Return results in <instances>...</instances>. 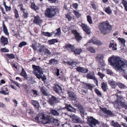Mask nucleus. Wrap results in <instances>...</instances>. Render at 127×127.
<instances>
[{
	"label": "nucleus",
	"mask_w": 127,
	"mask_h": 127,
	"mask_svg": "<svg viewBox=\"0 0 127 127\" xmlns=\"http://www.w3.org/2000/svg\"><path fill=\"white\" fill-rule=\"evenodd\" d=\"M7 57L10 59H13L15 58L14 55L13 54L7 55Z\"/></svg>",
	"instance_id": "6e6d98bb"
},
{
	"label": "nucleus",
	"mask_w": 127,
	"mask_h": 127,
	"mask_svg": "<svg viewBox=\"0 0 127 127\" xmlns=\"http://www.w3.org/2000/svg\"><path fill=\"white\" fill-rule=\"evenodd\" d=\"M14 12L15 14V17L16 19L17 20L19 18V15L18 11L16 9L14 10Z\"/></svg>",
	"instance_id": "c9c22d12"
},
{
	"label": "nucleus",
	"mask_w": 127,
	"mask_h": 127,
	"mask_svg": "<svg viewBox=\"0 0 127 127\" xmlns=\"http://www.w3.org/2000/svg\"><path fill=\"white\" fill-rule=\"evenodd\" d=\"M41 90L43 94L47 96L49 95L48 92L47 90H46L44 87H43L41 89Z\"/></svg>",
	"instance_id": "a878e982"
},
{
	"label": "nucleus",
	"mask_w": 127,
	"mask_h": 127,
	"mask_svg": "<svg viewBox=\"0 0 127 127\" xmlns=\"http://www.w3.org/2000/svg\"><path fill=\"white\" fill-rule=\"evenodd\" d=\"M40 116L41 117L42 119L46 121L45 122L43 123L44 124L49 123L53 122L54 120V117L52 116L48 115L43 113H41L40 114Z\"/></svg>",
	"instance_id": "39448f33"
},
{
	"label": "nucleus",
	"mask_w": 127,
	"mask_h": 127,
	"mask_svg": "<svg viewBox=\"0 0 127 127\" xmlns=\"http://www.w3.org/2000/svg\"><path fill=\"white\" fill-rule=\"evenodd\" d=\"M78 6V5L77 3H74L72 5L73 7L75 9L77 8Z\"/></svg>",
	"instance_id": "338daca9"
},
{
	"label": "nucleus",
	"mask_w": 127,
	"mask_h": 127,
	"mask_svg": "<svg viewBox=\"0 0 127 127\" xmlns=\"http://www.w3.org/2000/svg\"><path fill=\"white\" fill-rule=\"evenodd\" d=\"M34 18L33 22L39 25L40 19L39 16H35Z\"/></svg>",
	"instance_id": "bb28decb"
},
{
	"label": "nucleus",
	"mask_w": 127,
	"mask_h": 127,
	"mask_svg": "<svg viewBox=\"0 0 127 127\" xmlns=\"http://www.w3.org/2000/svg\"><path fill=\"white\" fill-rule=\"evenodd\" d=\"M117 85L121 89H124L125 86L124 84L119 82L118 83Z\"/></svg>",
	"instance_id": "49530a36"
},
{
	"label": "nucleus",
	"mask_w": 127,
	"mask_h": 127,
	"mask_svg": "<svg viewBox=\"0 0 127 127\" xmlns=\"http://www.w3.org/2000/svg\"><path fill=\"white\" fill-rule=\"evenodd\" d=\"M51 52L47 49H46L43 53L41 54V55H43L45 54L47 55H50L51 54Z\"/></svg>",
	"instance_id": "de8ad7c7"
},
{
	"label": "nucleus",
	"mask_w": 127,
	"mask_h": 127,
	"mask_svg": "<svg viewBox=\"0 0 127 127\" xmlns=\"http://www.w3.org/2000/svg\"><path fill=\"white\" fill-rule=\"evenodd\" d=\"M76 70L79 72L85 73H87L88 71L87 69L80 66H79L77 67Z\"/></svg>",
	"instance_id": "4468645a"
},
{
	"label": "nucleus",
	"mask_w": 127,
	"mask_h": 127,
	"mask_svg": "<svg viewBox=\"0 0 127 127\" xmlns=\"http://www.w3.org/2000/svg\"><path fill=\"white\" fill-rule=\"evenodd\" d=\"M107 73L109 75H113V72L110 70L107 69Z\"/></svg>",
	"instance_id": "bf43d9fd"
},
{
	"label": "nucleus",
	"mask_w": 127,
	"mask_h": 127,
	"mask_svg": "<svg viewBox=\"0 0 127 127\" xmlns=\"http://www.w3.org/2000/svg\"><path fill=\"white\" fill-rule=\"evenodd\" d=\"M103 57V55L101 54H98L96 57L97 59L99 61H102Z\"/></svg>",
	"instance_id": "a19ab883"
},
{
	"label": "nucleus",
	"mask_w": 127,
	"mask_h": 127,
	"mask_svg": "<svg viewBox=\"0 0 127 127\" xmlns=\"http://www.w3.org/2000/svg\"><path fill=\"white\" fill-rule=\"evenodd\" d=\"M87 20L88 22L90 24H91L92 23V18L90 16L88 15L87 16Z\"/></svg>",
	"instance_id": "8fccbe9b"
},
{
	"label": "nucleus",
	"mask_w": 127,
	"mask_h": 127,
	"mask_svg": "<svg viewBox=\"0 0 127 127\" xmlns=\"http://www.w3.org/2000/svg\"><path fill=\"white\" fill-rule=\"evenodd\" d=\"M95 91L96 93L98 95L100 96H101L102 95V94L101 93L98 89H96L95 90Z\"/></svg>",
	"instance_id": "0e129e2a"
},
{
	"label": "nucleus",
	"mask_w": 127,
	"mask_h": 127,
	"mask_svg": "<svg viewBox=\"0 0 127 127\" xmlns=\"http://www.w3.org/2000/svg\"><path fill=\"white\" fill-rule=\"evenodd\" d=\"M68 94L69 96L71 98V99L73 100H75L77 98V97L75 94L72 92H68Z\"/></svg>",
	"instance_id": "aec40b11"
},
{
	"label": "nucleus",
	"mask_w": 127,
	"mask_h": 127,
	"mask_svg": "<svg viewBox=\"0 0 127 127\" xmlns=\"http://www.w3.org/2000/svg\"><path fill=\"white\" fill-rule=\"evenodd\" d=\"M20 9L23 12V16L25 18H27L29 15V14L28 11L22 7L20 8Z\"/></svg>",
	"instance_id": "dca6fc26"
},
{
	"label": "nucleus",
	"mask_w": 127,
	"mask_h": 127,
	"mask_svg": "<svg viewBox=\"0 0 127 127\" xmlns=\"http://www.w3.org/2000/svg\"><path fill=\"white\" fill-rule=\"evenodd\" d=\"M75 105L76 106L78 107L81 116L84 118V116L86 115L87 114L84 110V109L83 108V106L79 103H77Z\"/></svg>",
	"instance_id": "1a4fd4ad"
},
{
	"label": "nucleus",
	"mask_w": 127,
	"mask_h": 127,
	"mask_svg": "<svg viewBox=\"0 0 127 127\" xmlns=\"http://www.w3.org/2000/svg\"><path fill=\"white\" fill-rule=\"evenodd\" d=\"M53 89L56 93L59 95L62 92V88L61 86L58 84H54L53 87Z\"/></svg>",
	"instance_id": "6e6552de"
},
{
	"label": "nucleus",
	"mask_w": 127,
	"mask_h": 127,
	"mask_svg": "<svg viewBox=\"0 0 127 127\" xmlns=\"http://www.w3.org/2000/svg\"><path fill=\"white\" fill-rule=\"evenodd\" d=\"M57 31V32L55 33L54 36H60L61 34V30L60 28L56 30Z\"/></svg>",
	"instance_id": "37998d69"
},
{
	"label": "nucleus",
	"mask_w": 127,
	"mask_h": 127,
	"mask_svg": "<svg viewBox=\"0 0 127 127\" xmlns=\"http://www.w3.org/2000/svg\"><path fill=\"white\" fill-rule=\"evenodd\" d=\"M73 119L75 120V122L79 123L81 122V119L80 118L77 116H74L73 117Z\"/></svg>",
	"instance_id": "c756f323"
},
{
	"label": "nucleus",
	"mask_w": 127,
	"mask_h": 127,
	"mask_svg": "<svg viewBox=\"0 0 127 127\" xmlns=\"http://www.w3.org/2000/svg\"><path fill=\"white\" fill-rule=\"evenodd\" d=\"M31 102L34 106L36 109H39V103L37 101L34 100H32Z\"/></svg>",
	"instance_id": "4be33fe9"
},
{
	"label": "nucleus",
	"mask_w": 127,
	"mask_h": 127,
	"mask_svg": "<svg viewBox=\"0 0 127 127\" xmlns=\"http://www.w3.org/2000/svg\"><path fill=\"white\" fill-rule=\"evenodd\" d=\"M32 93L33 94V96L34 97L38 95L37 92L36 91L32 90Z\"/></svg>",
	"instance_id": "603ef678"
},
{
	"label": "nucleus",
	"mask_w": 127,
	"mask_h": 127,
	"mask_svg": "<svg viewBox=\"0 0 127 127\" xmlns=\"http://www.w3.org/2000/svg\"><path fill=\"white\" fill-rule=\"evenodd\" d=\"M82 50L80 49H74L73 51L72 52H74L75 54H79L82 52Z\"/></svg>",
	"instance_id": "c85d7f7f"
},
{
	"label": "nucleus",
	"mask_w": 127,
	"mask_h": 127,
	"mask_svg": "<svg viewBox=\"0 0 127 127\" xmlns=\"http://www.w3.org/2000/svg\"><path fill=\"white\" fill-rule=\"evenodd\" d=\"M0 42L1 43L4 45H7L8 42V39L3 36H2L0 38Z\"/></svg>",
	"instance_id": "6ab92c4d"
},
{
	"label": "nucleus",
	"mask_w": 127,
	"mask_h": 127,
	"mask_svg": "<svg viewBox=\"0 0 127 127\" xmlns=\"http://www.w3.org/2000/svg\"><path fill=\"white\" fill-rule=\"evenodd\" d=\"M91 4L92 6V8L95 10L96 8V7L95 3L93 2H92L91 3Z\"/></svg>",
	"instance_id": "864d4df0"
},
{
	"label": "nucleus",
	"mask_w": 127,
	"mask_h": 127,
	"mask_svg": "<svg viewBox=\"0 0 127 127\" xmlns=\"http://www.w3.org/2000/svg\"><path fill=\"white\" fill-rule=\"evenodd\" d=\"M111 65L118 70L122 69L125 65V63L120 58L117 57L113 56L108 59Z\"/></svg>",
	"instance_id": "f257e3e1"
},
{
	"label": "nucleus",
	"mask_w": 127,
	"mask_h": 127,
	"mask_svg": "<svg viewBox=\"0 0 127 127\" xmlns=\"http://www.w3.org/2000/svg\"><path fill=\"white\" fill-rule=\"evenodd\" d=\"M54 33V32H52L51 33H49L48 32H44L43 33V35L46 36L50 37Z\"/></svg>",
	"instance_id": "72a5a7b5"
},
{
	"label": "nucleus",
	"mask_w": 127,
	"mask_h": 127,
	"mask_svg": "<svg viewBox=\"0 0 127 127\" xmlns=\"http://www.w3.org/2000/svg\"><path fill=\"white\" fill-rule=\"evenodd\" d=\"M81 26L83 30L86 32L87 34H90V29L88 26L83 23H82Z\"/></svg>",
	"instance_id": "9b49d317"
},
{
	"label": "nucleus",
	"mask_w": 127,
	"mask_h": 127,
	"mask_svg": "<svg viewBox=\"0 0 127 127\" xmlns=\"http://www.w3.org/2000/svg\"><path fill=\"white\" fill-rule=\"evenodd\" d=\"M73 12L75 15L77 17H80V15L79 13L78 12L75 10H74L73 11Z\"/></svg>",
	"instance_id": "4d7b16f0"
},
{
	"label": "nucleus",
	"mask_w": 127,
	"mask_h": 127,
	"mask_svg": "<svg viewBox=\"0 0 127 127\" xmlns=\"http://www.w3.org/2000/svg\"><path fill=\"white\" fill-rule=\"evenodd\" d=\"M32 66L34 70L33 72L39 79H40V67L34 65H32Z\"/></svg>",
	"instance_id": "0eeeda50"
},
{
	"label": "nucleus",
	"mask_w": 127,
	"mask_h": 127,
	"mask_svg": "<svg viewBox=\"0 0 127 127\" xmlns=\"http://www.w3.org/2000/svg\"><path fill=\"white\" fill-rule=\"evenodd\" d=\"M65 108L68 111H69L75 113L76 112V109L72 107L70 104L67 105L66 106Z\"/></svg>",
	"instance_id": "a211bd4d"
},
{
	"label": "nucleus",
	"mask_w": 127,
	"mask_h": 127,
	"mask_svg": "<svg viewBox=\"0 0 127 127\" xmlns=\"http://www.w3.org/2000/svg\"><path fill=\"white\" fill-rule=\"evenodd\" d=\"M101 88L104 92L107 91L108 89V86L107 84L104 82H103L101 84Z\"/></svg>",
	"instance_id": "5701e85b"
},
{
	"label": "nucleus",
	"mask_w": 127,
	"mask_h": 127,
	"mask_svg": "<svg viewBox=\"0 0 127 127\" xmlns=\"http://www.w3.org/2000/svg\"><path fill=\"white\" fill-rule=\"evenodd\" d=\"M105 12L108 14H110L111 13V11L110 10L109 7H108L105 9Z\"/></svg>",
	"instance_id": "5fc2aeb1"
},
{
	"label": "nucleus",
	"mask_w": 127,
	"mask_h": 127,
	"mask_svg": "<svg viewBox=\"0 0 127 127\" xmlns=\"http://www.w3.org/2000/svg\"><path fill=\"white\" fill-rule=\"evenodd\" d=\"M102 110L105 113L107 114L108 115H111L112 114V113L111 111L107 110L105 108H103Z\"/></svg>",
	"instance_id": "7c9ffc66"
},
{
	"label": "nucleus",
	"mask_w": 127,
	"mask_h": 127,
	"mask_svg": "<svg viewBox=\"0 0 127 127\" xmlns=\"http://www.w3.org/2000/svg\"><path fill=\"white\" fill-rule=\"evenodd\" d=\"M72 33L75 36V38L77 41L80 40L81 39V36L79 35V33L77 32L76 30H73Z\"/></svg>",
	"instance_id": "2eb2a0df"
},
{
	"label": "nucleus",
	"mask_w": 127,
	"mask_h": 127,
	"mask_svg": "<svg viewBox=\"0 0 127 127\" xmlns=\"http://www.w3.org/2000/svg\"><path fill=\"white\" fill-rule=\"evenodd\" d=\"M118 39L119 40L120 42L121 43V44L124 45L126 41L124 39L119 38Z\"/></svg>",
	"instance_id": "3c124183"
},
{
	"label": "nucleus",
	"mask_w": 127,
	"mask_h": 127,
	"mask_svg": "<svg viewBox=\"0 0 127 127\" xmlns=\"http://www.w3.org/2000/svg\"><path fill=\"white\" fill-rule=\"evenodd\" d=\"M98 75L100 77L101 79H103V77L105 76V75L102 74L100 72H98Z\"/></svg>",
	"instance_id": "13d9d810"
},
{
	"label": "nucleus",
	"mask_w": 127,
	"mask_h": 127,
	"mask_svg": "<svg viewBox=\"0 0 127 127\" xmlns=\"http://www.w3.org/2000/svg\"><path fill=\"white\" fill-rule=\"evenodd\" d=\"M115 95L117 96V99L114 103V106L116 107H118L119 106H123L126 109H127V105L125 102L123 101V98L120 96L118 95V93L116 94Z\"/></svg>",
	"instance_id": "7ed1b4c3"
},
{
	"label": "nucleus",
	"mask_w": 127,
	"mask_h": 127,
	"mask_svg": "<svg viewBox=\"0 0 127 127\" xmlns=\"http://www.w3.org/2000/svg\"><path fill=\"white\" fill-rule=\"evenodd\" d=\"M3 5L6 11H9L11 10V7L10 6H8L6 4V3L5 2L4 3Z\"/></svg>",
	"instance_id": "a18cd8bd"
},
{
	"label": "nucleus",
	"mask_w": 127,
	"mask_h": 127,
	"mask_svg": "<svg viewBox=\"0 0 127 127\" xmlns=\"http://www.w3.org/2000/svg\"><path fill=\"white\" fill-rule=\"evenodd\" d=\"M1 51L2 52H8L9 51L8 49L5 48L1 49Z\"/></svg>",
	"instance_id": "052dcab7"
},
{
	"label": "nucleus",
	"mask_w": 127,
	"mask_h": 127,
	"mask_svg": "<svg viewBox=\"0 0 127 127\" xmlns=\"http://www.w3.org/2000/svg\"><path fill=\"white\" fill-rule=\"evenodd\" d=\"M87 49L88 51L92 53H94L95 52V49L92 47H89Z\"/></svg>",
	"instance_id": "79ce46f5"
},
{
	"label": "nucleus",
	"mask_w": 127,
	"mask_h": 127,
	"mask_svg": "<svg viewBox=\"0 0 127 127\" xmlns=\"http://www.w3.org/2000/svg\"><path fill=\"white\" fill-rule=\"evenodd\" d=\"M86 77L88 79H92L94 80L97 83V81L95 78L94 74L93 73L89 72L86 75Z\"/></svg>",
	"instance_id": "f8f14e48"
},
{
	"label": "nucleus",
	"mask_w": 127,
	"mask_h": 127,
	"mask_svg": "<svg viewBox=\"0 0 127 127\" xmlns=\"http://www.w3.org/2000/svg\"><path fill=\"white\" fill-rule=\"evenodd\" d=\"M46 49L45 46L43 45H40V54L43 53L45 50Z\"/></svg>",
	"instance_id": "e433bc0d"
},
{
	"label": "nucleus",
	"mask_w": 127,
	"mask_h": 127,
	"mask_svg": "<svg viewBox=\"0 0 127 127\" xmlns=\"http://www.w3.org/2000/svg\"><path fill=\"white\" fill-rule=\"evenodd\" d=\"M88 123L91 127H96V125L100 124L99 121L94 118L93 117H89L88 119Z\"/></svg>",
	"instance_id": "423d86ee"
},
{
	"label": "nucleus",
	"mask_w": 127,
	"mask_h": 127,
	"mask_svg": "<svg viewBox=\"0 0 127 127\" xmlns=\"http://www.w3.org/2000/svg\"><path fill=\"white\" fill-rule=\"evenodd\" d=\"M63 127H70V125L69 124L66 123L62 125Z\"/></svg>",
	"instance_id": "69168bd1"
},
{
	"label": "nucleus",
	"mask_w": 127,
	"mask_h": 127,
	"mask_svg": "<svg viewBox=\"0 0 127 127\" xmlns=\"http://www.w3.org/2000/svg\"><path fill=\"white\" fill-rule=\"evenodd\" d=\"M108 83L109 84L114 88H115L117 85V83L112 79L109 80Z\"/></svg>",
	"instance_id": "f3484780"
},
{
	"label": "nucleus",
	"mask_w": 127,
	"mask_h": 127,
	"mask_svg": "<svg viewBox=\"0 0 127 127\" xmlns=\"http://www.w3.org/2000/svg\"><path fill=\"white\" fill-rule=\"evenodd\" d=\"M99 27L101 32L104 34L109 33L112 29V26L107 21L101 23L99 24Z\"/></svg>",
	"instance_id": "f03ea898"
},
{
	"label": "nucleus",
	"mask_w": 127,
	"mask_h": 127,
	"mask_svg": "<svg viewBox=\"0 0 127 127\" xmlns=\"http://www.w3.org/2000/svg\"><path fill=\"white\" fill-rule=\"evenodd\" d=\"M56 61L55 59H51L49 61L50 64H53L56 62Z\"/></svg>",
	"instance_id": "774afa93"
},
{
	"label": "nucleus",
	"mask_w": 127,
	"mask_h": 127,
	"mask_svg": "<svg viewBox=\"0 0 127 127\" xmlns=\"http://www.w3.org/2000/svg\"><path fill=\"white\" fill-rule=\"evenodd\" d=\"M42 74H43L42 72L40 70V78L41 79L42 81L44 82L45 80H46V76L44 75H42Z\"/></svg>",
	"instance_id": "c03bdc74"
},
{
	"label": "nucleus",
	"mask_w": 127,
	"mask_h": 127,
	"mask_svg": "<svg viewBox=\"0 0 127 127\" xmlns=\"http://www.w3.org/2000/svg\"><path fill=\"white\" fill-rule=\"evenodd\" d=\"M58 41L56 39H53L48 40V42L49 44L52 45L54 44L56 42H58Z\"/></svg>",
	"instance_id": "58836bf2"
},
{
	"label": "nucleus",
	"mask_w": 127,
	"mask_h": 127,
	"mask_svg": "<svg viewBox=\"0 0 127 127\" xmlns=\"http://www.w3.org/2000/svg\"><path fill=\"white\" fill-rule=\"evenodd\" d=\"M67 63L70 65L72 67H74L76 66L77 63L76 62H68Z\"/></svg>",
	"instance_id": "2f4dec72"
},
{
	"label": "nucleus",
	"mask_w": 127,
	"mask_h": 127,
	"mask_svg": "<svg viewBox=\"0 0 127 127\" xmlns=\"http://www.w3.org/2000/svg\"><path fill=\"white\" fill-rule=\"evenodd\" d=\"M31 7L32 8L36 11L37 10L39 9V7L36 6L35 3L34 2L31 3Z\"/></svg>",
	"instance_id": "f704fd0d"
},
{
	"label": "nucleus",
	"mask_w": 127,
	"mask_h": 127,
	"mask_svg": "<svg viewBox=\"0 0 127 127\" xmlns=\"http://www.w3.org/2000/svg\"><path fill=\"white\" fill-rule=\"evenodd\" d=\"M50 111V113L54 116H57L59 115V112L56 110L51 109Z\"/></svg>",
	"instance_id": "412c9836"
},
{
	"label": "nucleus",
	"mask_w": 127,
	"mask_h": 127,
	"mask_svg": "<svg viewBox=\"0 0 127 127\" xmlns=\"http://www.w3.org/2000/svg\"><path fill=\"white\" fill-rule=\"evenodd\" d=\"M3 31L4 33L6 35H8L9 33L8 32V30L6 27L3 23Z\"/></svg>",
	"instance_id": "ea45409f"
},
{
	"label": "nucleus",
	"mask_w": 127,
	"mask_h": 127,
	"mask_svg": "<svg viewBox=\"0 0 127 127\" xmlns=\"http://www.w3.org/2000/svg\"><path fill=\"white\" fill-rule=\"evenodd\" d=\"M65 47L67 50L72 52L73 51L74 49V47L70 44H68L66 45Z\"/></svg>",
	"instance_id": "393cba45"
},
{
	"label": "nucleus",
	"mask_w": 127,
	"mask_h": 127,
	"mask_svg": "<svg viewBox=\"0 0 127 127\" xmlns=\"http://www.w3.org/2000/svg\"><path fill=\"white\" fill-rule=\"evenodd\" d=\"M27 44V43L25 41H23L20 42L19 45V47L22 48L23 46L26 45Z\"/></svg>",
	"instance_id": "09e8293b"
},
{
	"label": "nucleus",
	"mask_w": 127,
	"mask_h": 127,
	"mask_svg": "<svg viewBox=\"0 0 127 127\" xmlns=\"http://www.w3.org/2000/svg\"><path fill=\"white\" fill-rule=\"evenodd\" d=\"M66 18L68 19V20L69 21L71 20L72 19V17L70 16V14H67L66 15Z\"/></svg>",
	"instance_id": "e2e57ef3"
},
{
	"label": "nucleus",
	"mask_w": 127,
	"mask_h": 127,
	"mask_svg": "<svg viewBox=\"0 0 127 127\" xmlns=\"http://www.w3.org/2000/svg\"><path fill=\"white\" fill-rule=\"evenodd\" d=\"M21 75L23 76L25 79H27V75L23 68H22L21 73Z\"/></svg>",
	"instance_id": "473e14b6"
},
{
	"label": "nucleus",
	"mask_w": 127,
	"mask_h": 127,
	"mask_svg": "<svg viewBox=\"0 0 127 127\" xmlns=\"http://www.w3.org/2000/svg\"><path fill=\"white\" fill-rule=\"evenodd\" d=\"M59 100L58 98H57L54 96H52L51 98L49 100V102L52 105L55 103H57L58 102Z\"/></svg>",
	"instance_id": "ddd939ff"
},
{
	"label": "nucleus",
	"mask_w": 127,
	"mask_h": 127,
	"mask_svg": "<svg viewBox=\"0 0 127 127\" xmlns=\"http://www.w3.org/2000/svg\"><path fill=\"white\" fill-rule=\"evenodd\" d=\"M58 11V9L54 6L51 7L50 8H47L45 14L47 16L50 18H52L56 14V12Z\"/></svg>",
	"instance_id": "20e7f679"
},
{
	"label": "nucleus",
	"mask_w": 127,
	"mask_h": 127,
	"mask_svg": "<svg viewBox=\"0 0 127 127\" xmlns=\"http://www.w3.org/2000/svg\"><path fill=\"white\" fill-rule=\"evenodd\" d=\"M111 125L114 127H122L121 125L117 122L112 121L111 123Z\"/></svg>",
	"instance_id": "b1692460"
},
{
	"label": "nucleus",
	"mask_w": 127,
	"mask_h": 127,
	"mask_svg": "<svg viewBox=\"0 0 127 127\" xmlns=\"http://www.w3.org/2000/svg\"><path fill=\"white\" fill-rule=\"evenodd\" d=\"M27 112L30 114H32L33 113V110L29 108H28L27 110Z\"/></svg>",
	"instance_id": "680f3d73"
},
{
	"label": "nucleus",
	"mask_w": 127,
	"mask_h": 127,
	"mask_svg": "<svg viewBox=\"0 0 127 127\" xmlns=\"http://www.w3.org/2000/svg\"><path fill=\"white\" fill-rule=\"evenodd\" d=\"M116 44L114 43H112L111 42L109 45V47L111 48L113 50H116L117 49Z\"/></svg>",
	"instance_id": "cd10ccee"
},
{
	"label": "nucleus",
	"mask_w": 127,
	"mask_h": 127,
	"mask_svg": "<svg viewBox=\"0 0 127 127\" xmlns=\"http://www.w3.org/2000/svg\"><path fill=\"white\" fill-rule=\"evenodd\" d=\"M88 42L89 43H93L94 44L98 46L102 44V42L100 41L97 40V39L94 37L91 39Z\"/></svg>",
	"instance_id": "9d476101"
},
{
	"label": "nucleus",
	"mask_w": 127,
	"mask_h": 127,
	"mask_svg": "<svg viewBox=\"0 0 127 127\" xmlns=\"http://www.w3.org/2000/svg\"><path fill=\"white\" fill-rule=\"evenodd\" d=\"M122 1L125 9L127 11V0H122Z\"/></svg>",
	"instance_id": "4c0bfd02"
}]
</instances>
